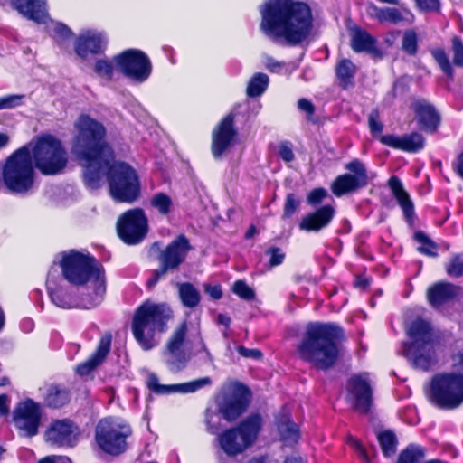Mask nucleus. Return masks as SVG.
<instances>
[{
  "label": "nucleus",
  "mask_w": 463,
  "mask_h": 463,
  "mask_svg": "<svg viewBox=\"0 0 463 463\" xmlns=\"http://www.w3.org/2000/svg\"><path fill=\"white\" fill-rule=\"evenodd\" d=\"M430 399L440 408L453 409L463 402V375L438 374L432 379Z\"/></svg>",
  "instance_id": "12"
},
{
  "label": "nucleus",
  "mask_w": 463,
  "mask_h": 463,
  "mask_svg": "<svg viewBox=\"0 0 463 463\" xmlns=\"http://www.w3.org/2000/svg\"><path fill=\"white\" fill-rule=\"evenodd\" d=\"M111 341V334H104L99 340L96 352L87 361L81 363L77 366V373L81 376L87 375L98 365H99L109 353Z\"/></svg>",
  "instance_id": "29"
},
{
  "label": "nucleus",
  "mask_w": 463,
  "mask_h": 463,
  "mask_svg": "<svg viewBox=\"0 0 463 463\" xmlns=\"http://www.w3.org/2000/svg\"><path fill=\"white\" fill-rule=\"evenodd\" d=\"M298 107L300 110L305 111L308 116H311L314 113L313 104L306 99H300L298 102Z\"/></svg>",
  "instance_id": "62"
},
{
  "label": "nucleus",
  "mask_w": 463,
  "mask_h": 463,
  "mask_svg": "<svg viewBox=\"0 0 463 463\" xmlns=\"http://www.w3.org/2000/svg\"><path fill=\"white\" fill-rule=\"evenodd\" d=\"M355 72V65L350 60L344 59L336 66V75L345 88L351 83Z\"/></svg>",
  "instance_id": "39"
},
{
  "label": "nucleus",
  "mask_w": 463,
  "mask_h": 463,
  "mask_svg": "<svg viewBox=\"0 0 463 463\" xmlns=\"http://www.w3.org/2000/svg\"><path fill=\"white\" fill-rule=\"evenodd\" d=\"M378 440L383 453L386 457L393 455L396 451L397 440L395 435L391 431H383L378 434Z\"/></svg>",
  "instance_id": "41"
},
{
  "label": "nucleus",
  "mask_w": 463,
  "mask_h": 463,
  "mask_svg": "<svg viewBox=\"0 0 463 463\" xmlns=\"http://www.w3.org/2000/svg\"><path fill=\"white\" fill-rule=\"evenodd\" d=\"M147 228V217L140 208L127 211L117 223L119 238L128 244L139 243L146 235Z\"/></svg>",
  "instance_id": "15"
},
{
  "label": "nucleus",
  "mask_w": 463,
  "mask_h": 463,
  "mask_svg": "<svg viewBox=\"0 0 463 463\" xmlns=\"http://www.w3.org/2000/svg\"><path fill=\"white\" fill-rule=\"evenodd\" d=\"M173 311L165 303L146 300L136 310L132 320V333L145 351L151 350L160 343V335L168 328Z\"/></svg>",
  "instance_id": "6"
},
{
  "label": "nucleus",
  "mask_w": 463,
  "mask_h": 463,
  "mask_svg": "<svg viewBox=\"0 0 463 463\" xmlns=\"http://www.w3.org/2000/svg\"><path fill=\"white\" fill-rule=\"evenodd\" d=\"M207 430L212 434H216L220 429V416L214 412L206 414Z\"/></svg>",
  "instance_id": "52"
},
{
  "label": "nucleus",
  "mask_w": 463,
  "mask_h": 463,
  "mask_svg": "<svg viewBox=\"0 0 463 463\" xmlns=\"http://www.w3.org/2000/svg\"><path fill=\"white\" fill-rule=\"evenodd\" d=\"M351 47L356 52H367L375 58H381L383 55L376 45V39L361 28H354L352 31Z\"/></svg>",
  "instance_id": "30"
},
{
  "label": "nucleus",
  "mask_w": 463,
  "mask_h": 463,
  "mask_svg": "<svg viewBox=\"0 0 463 463\" xmlns=\"http://www.w3.org/2000/svg\"><path fill=\"white\" fill-rule=\"evenodd\" d=\"M459 288L447 282H439L428 289V299L434 307L453 299L458 295Z\"/></svg>",
  "instance_id": "33"
},
{
  "label": "nucleus",
  "mask_w": 463,
  "mask_h": 463,
  "mask_svg": "<svg viewBox=\"0 0 463 463\" xmlns=\"http://www.w3.org/2000/svg\"><path fill=\"white\" fill-rule=\"evenodd\" d=\"M260 29L277 43L297 45L310 33L312 14L309 6L293 0H268L260 7Z\"/></svg>",
  "instance_id": "1"
},
{
  "label": "nucleus",
  "mask_w": 463,
  "mask_h": 463,
  "mask_svg": "<svg viewBox=\"0 0 463 463\" xmlns=\"http://www.w3.org/2000/svg\"><path fill=\"white\" fill-rule=\"evenodd\" d=\"M407 335L410 342L403 345L402 354L414 368L430 370L438 358L430 324L418 318L408 326Z\"/></svg>",
  "instance_id": "7"
},
{
  "label": "nucleus",
  "mask_w": 463,
  "mask_h": 463,
  "mask_svg": "<svg viewBox=\"0 0 463 463\" xmlns=\"http://www.w3.org/2000/svg\"><path fill=\"white\" fill-rule=\"evenodd\" d=\"M59 265L63 278L74 286H86L85 293H90L93 301L103 300L106 285L105 274L102 266L88 253L75 250L63 251L59 254Z\"/></svg>",
  "instance_id": "4"
},
{
  "label": "nucleus",
  "mask_w": 463,
  "mask_h": 463,
  "mask_svg": "<svg viewBox=\"0 0 463 463\" xmlns=\"http://www.w3.org/2000/svg\"><path fill=\"white\" fill-rule=\"evenodd\" d=\"M237 351L240 354V355H241L245 358L260 360L262 357V353L259 349H256V348L250 349V348H246L242 345H240L237 347Z\"/></svg>",
  "instance_id": "56"
},
{
  "label": "nucleus",
  "mask_w": 463,
  "mask_h": 463,
  "mask_svg": "<svg viewBox=\"0 0 463 463\" xmlns=\"http://www.w3.org/2000/svg\"><path fill=\"white\" fill-rule=\"evenodd\" d=\"M327 195V192L324 188H316L312 190L307 195V203L311 205H316L322 202V200Z\"/></svg>",
  "instance_id": "53"
},
{
  "label": "nucleus",
  "mask_w": 463,
  "mask_h": 463,
  "mask_svg": "<svg viewBox=\"0 0 463 463\" xmlns=\"http://www.w3.org/2000/svg\"><path fill=\"white\" fill-rule=\"evenodd\" d=\"M204 290L213 299L218 300L222 297V291L220 285H204Z\"/></svg>",
  "instance_id": "58"
},
{
  "label": "nucleus",
  "mask_w": 463,
  "mask_h": 463,
  "mask_svg": "<svg viewBox=\"0 0 463 463\" xmlns=\"http://www.w3.org/2000/svg\"><path fill=\"white\" fill-rule=\"evenodd\" d=\"M368 122L372 133L378 134L383 131V124L379 121L378 113L376 111H373L370 114Z\"/></svg>",
  "instance_id": "57"
},
{
  "label": "nucleus",
  "mask_w": 463,
  "mask_h": 463,
  "mask_svg": "<svg viewBox=\"0 0 463 463\" xmlns=\"http://www.w3.org/2000/svg\"><path fill=\"white\" fill-rule=\"evenodd\" d=\"M422 128L434 131L439 123V115L435 108L426 100H417L412 105Z\"/></svg>",
  "instance_id": "32"
},
{
  "label": "nucleus",
  "mask_w": 463,
  "mask_h": 463,
  "mask_svg": "<svg viewBox=\"0 0 463 463\" xmlns=\"http://www.w3.org/2000/svg\"><path fill=\"white\" fill-rule=\"evenodd\" d=\"M233 116L227 115L213 131L212 153L220 158L232 146L236 136Z\"/></svg>",
  "instance_id": "23"
},
{
  "label": "nucleus",
  "mask_w": 463,
  "mask_h": 463,
  "mask_svg": "<svg viewBox=\"0 0 463 463\" xmlns=\"http://www.w3.org/2000/svg\"><path fill=\"white\" fill-rule=\"evenodd\" d=\"M343 335L342 329L334 324L312 323L297 347L298 357L318 369H327L336 361V342Z\"/></svg>",
  "instance_id": "5"
},
{
  "label": "nucleus",
  "mask_w": 463,
  "mask_h": 463,
  "mask_svg": "<svg viewBox=\"0 0 463 463\" xmlns=\"http://www.w3.org/2000/svg\"><path fill=\"white\" fill-rule=\"evenodd\" d=\"M368 14L380 23H390L392 24H408L414 21V15L407 8L378 7L371 4L368 6Z\"/></svg>",
  "instance_id": "25"
},
{
  "label": "nucleus",
  "mask_w": 463,
  "mask_h": 463,
  "mask_svg": "<svg viewBox=\"0 0 463 463\" xmlns=\"http://www.w3.org/2000/svg\"><path fill=\"white\" fill-rule=\"evenodd\" d=\"M24 97V95L14 94L0 98V109H12L19 106Z\"/></svg>",
  "instance_id": "51"
},
{
  "label": "nucleus",
  "mask_w": 463,
  "mask_h": 463,
  "mask_svg": "<svg viewBox=\"0 0 463 463\" xmlns=\"http://www.w3.org/2000/svg\"><path fill=\"white\" fill-rule=\"evenodd\" d=\"M389 187L403 214L408 221H411L414 214V205L408 193L403 189L402 184L397 176H392L388 182Z\"/></svg>",
  "instance_id": "34"
},
{
  "label": "nucleus",
  "mask_w": 463,
  "mask_h": 463,
  "mask_svg": "<svg viewBox=\"0 0 463 463\" xmlns=\"http://www.w3.org/2000/svg\"><path fill=\"white\" fill-rule=\"evenodd\" d=\"M447 272L451 277L463 276V255H458L451 259L447 265Z\"/></svg>",
  "instance_id": "49"
},
{
  "label": "nucleus",
  "mask_w": 463,
  "mask_h": 463,
  "mask_svg": "<svg viewBox=\"0 0 463 463\" xmlns=\"http://www.w3.org/2000/svg\"><path fill=\"white\" fill-rule=\"evenodd\" d=\"M418 40L417 34L412 30H407L403 33L402 41V49L408 54L413 55L417 52Z\"/></svg>",
  "instance_id": "44"
},
{
  "label": "nucleus",
  "mask_w": 463,
  "mask_h": 463,
  "mask_svg": "<svg viewBox=\"0 0 463 463\" xmlns=\"http://www.w3.org/2000/svg\"><path fill=\"white\" fill-rule=\"evenodd\" d=\"M106 38L97 31L88 30L80 33L75 43V52L81 58L98 53L106 45Z\"/></svg>",
  "instance_id": "27"
},
{
  "label": "nucleus",
  "mask_w": 463,
  "mask_h": 463,
  "mask_svg": "<svg viewBox=\"0 0 463 463\" xmlns=\"http://www.w3.org/2000/svg\"><path fill=\"white\" fill-rule=\"evenodd\" d=\"M345 168L350 174L337 176L331 185L332 193L337 197L365 187L368 184L366 168L359 159L347 163Z\"/></svg>",
  "instance_id": "18"
},
{
  "label": "nucleus",
  "mask_w": 463,
  "mask_h": 463,
  "mask_svg": "<svg viewBox=\"0 0 463 463\" xmlns=\"http://www.w3.org/2000/svg\"><path fill=\"white\" fill-rule=\"evenodd\" d=\"M269 77L265 73H255L247 85L246 93L250 98L261 96L269 86Z\"/></svg>",
  "instance_id": "37"
},
{
  "label": "nucleus",
  "mask_w": 463,
  "mask_h": 463,
  "mask_svg": "<svg viewBox=\"0 0 463 463\" xmlns=\"http://www.w3.org/2000/svg\"><path fill=\"white\" fill-rule=\"evenodd\" d=\"M39 463H72L71 459L64 456H48L43 458Z\"/></svg>",
  "instance_id": "61"
},
{
  "label": "nucleus",
  "mask_w": 463,
  "mask_h": 463,
  "mask_svg": "<svg viewBox=\"0 0 463 463\" xmlns=\"http://www.w3.org/2000/svg\"><path fill=\"white\" fill-rule=\"evenodd\" d=\"M80 435L79 427L71 420H55L45 430L46 442L58 447H74Z\"/></svg>",
  "instance_id": "19"
},
{
  "label": "nucleus",
  "mask_w": 463,
  "mask_h": 463,
  "mask_svg": "<svg viewBox=\"0 0 463 463\" xmlns=\"http://www.w3.org/2000/svg\"><path fill=\"white\" fill-rule=\"evenodd\" d=\"M232 292L243 300H253L255 298V291L244 280H236L232 288Z\"/></svg>",
  "instance_id": "43"
},
{
  "label": "nucleus",
  "mask_w": 463,
  "mask_h": 463,
  "mask_svg": "<svg viewBox=\"0 0 463 463\" xmlns=\"http://www.w3.org/2000/svg\"><path fill=\"white\" fill-rule=\"evenodd\" d=\"M432 55L436 61L439 63L441 70L449 76L452 75L453 70L450 62L447 57L446 52L441 49H437L432 52Z\"/></svg>",
  "instance_id": "48"
},
{
  "label": "nucleus",
  "mask_w": 463,
  "mask_h": 463,
  "mask_svg": "<svg viewBox=\"0 0 463 463\" xmlns=\"http://www.w3.org/2000/svg\"><path fill=\"white\" fill-rule=\"evenodd\" d=\"M212 384V379L208 376L202 377L191 382L163 385L160 384L156 375L152 374L148 378V387L156 393L165 394L171 392L192 393L205 386Z\"/></svg>",
  "instance_id": "24"
},
{
  "label": "nucleus",
  "mask_w": 463,
  "mask_h": 463,
  "mask_svg": "<svg viewBox=\"0 0 463 463\" xmlns=\"http://www.w3.org/2000/svg\"><path fill=\"white\" fill-rule=\"evenodd\" d=\"M451 52L454 65L463 67V43L458 37L452 39Z\"/></svg>",
  "instance_id": "50"
},
{
  "label": "nucleus",
  "mask_w": 463,
  "mask_h": 463,
  "mask_svg": "<svg viewBox=\"0 0 463 463\" xmlns=\"http://www.w3.org/2000/svg\"><path fill=\"white\" fill-rule=\"evenodd\" d=\"M278 430L281 439L288 445L295 444L299 439V430L297 424L287 417L278 422Z\"/></svg>",
  "instance_id": "36"
},
{
  "label": "nucleus",
  "mask_w": 463,
  "mask_h": 463,
  "mask_svg": "<svg viewBox=\"0 0 463 463\" xmlns=\"http://www.w3.org/2000/svg\"><path fill=\"white\" fill-rule=\"evenodd\" d=\"M279 155L286 162H291L295 157L292 146L288 142H283L279 146Z\"/></svg>",
  "instance_id": "55"
},
{
  "label": "nucleus",
  "mask_w": 463,
  "mask_h": 463,
  "mask_svg": "<svg viewBox=\"0 0 463 463\" xmlns=\"http://www.w3.org/2000/svg\"><path fill=\"white\" fill-rule=\"evenodd\" d=\"M41 420L39 404L33 400L21 402L14 412V420L22 435L32 437L36 435Z\"/></svg>",
  "instance_id": "21"
},
{
  "label": "nucleus",
  "mask_w": 463,
  "mask_h": 463,
  "mask_svg": "<svg viewBox=\"0 0 463 463\" xmlns=\"http://www.w3.org/2000/svg\"><path fill=\"white\" fill-rule=\"evenodd\" d=\"M94 184L88 182L83 171L84 183L88 188H99L108 181L112 198L121 203H133L138 199L141 184L137 171L128 164L115 160L114 153L95 165Z\"/></svg>",
  "instance_id": "3"
},
{
  "label": "nucleus",
  "mask_w": 463,
  "mask_h": 463,
  "mask_svg": "<svg viewBox=\"0 0 463 463\" xmlns=\"http://www.w3.org/2000/svg\"><path fill=\"white\" fill-rule=\"evenodd\" d=\"M265 254L269 257L268 265L270 269L282 264L286 257L282 249L274 246L269 248Z\"/></svg>",
  "instance_id": "46"
},
{
  "label": "nucleus",
  "mask_w": 463,
  "mask_h": 463,
  "mask_svg": "<svg viewBox=\"0 0 463 463\" xmlns=\"http://www.w3.org/2000/svg\"><path fill=\"white\" fill-rule=\"evenodd\" d=\"M12 6L28 20L47 24L50 18L45 0H11Z\"/></svg>",
  "instance_id": "26"
},
{
  "label": "nucleus",
  "mask_w": 463,
  "mask_h": 463,
  "mask_svg": "<svg viewBox=\"0 0 463 463\" xmlns=\"http://www.w3.org/2000/svg\"><path fill=\"white\" fill-rule=\"evenodd\" d=\"M94 71L101 79L109 81L113 78L114 67L111 61L99 59L95 62Z\"/></svg>",
  "instance_id": "42"
},
{
  "label": "nucleus",
  "mask_w": 463,
  "mask_h": 463,
  "mask_svg": "<svg viewBox=\"0 0 463 463\" xmlns=\"http://www.w3.org/2000/svg\"><path fill=\"white\" fill-rule=\"evenodd\" d=\"M76 135L71 152L86 171L88 182L94 184L95 165L111 156L113 150L105 143L106 128L89 115H80L74 123Z\"/></svg>",
  "instance_id": "2"
},
{
  "label": "nucleus",
  "mask_w": 463,
  "mask_h": 463,
  "mask_svg": "<svg viewBox=\"0 0 463 463\" xmlns=\"http://www.w3.org/2000/svg\"><path fill=\"white\" fill-rule=\"evenodd\" d=\"M150 203L163 215L168 214L173 209V201L171 197L165 193L154 194L150 200Z\"/></svg>",
  "instance_id": "40"
},
{
  "label": "nucleus",
  "mask_w": 463,
  "mask_h": 463,
  "mask_svg": "<svg viewBox=\"0 0 463 463\" xmlns=\"http://www.w3.org/2000/svg\"><path fill=\"white\" fill-rule=\"evenodd\" d=\"M335 214V210L330 205H325L313 213L305 216L299 228L307 232H318L329 224Z\"/></svg>",
  "instance_id": "31"
},
{
  "label": "nucleus",
  "mask_w": 463,
  "mask_h": 463,
  "mask_svg": "<svg viewBox=\"0 0 463 463\" xmlns=\"http://www.w3.org/2000/svg\"><path fill=\"white\" fill-rule=\"evenodd\" d=\"M47 288L52 302L58 307L64 309L71 308H92L99 305L101 302H93L87 304L88 302L93 301L94 298L90 296V293H82L81 298H76L71 294L69 289L63 287H57L52 288L51 282L47 280Z\"/></svg>",
  "instance_id": "22"
},
{
  "label": "nucleus",
  "mask_w": 463,
  "mask_h": 463,
  "mask_svg": "<svg viewBox=\"0 0 463 463\" xmlns=\"http://www.w3.org/2000/svg\"><path fill=\"white\" fill-rule=\"evenodd\" d=\"M262 428V418L260 414H251L244 419L237 427L220 433L217 442L220 449L228 456L243 453L257 440Z\"/></svg>",
  "instance_id": "10"
},
{
  "label": "nucleus",
  "mask_w": 463,
  "mask_h": 463,
  "mask_svg": "<svg viewBox=\"0 0 463 463\" xmlns=\"http://www.w3.org/2000/svg\"><path fill=\"white\" fill-rule=\"evenodd\" d=\"M347 401L360 413H367L370 411L373 400L367 373L350 378L347 386Z\"/></svg>",
  "instance_id": "20"
},
{
  "label": "nucleus",
  "mask_w": 463,
  "mask_h": 463,
  "mask_svg": "<svg viewBox=\"0 0 463 463\" xmlns=\"http://www.w3.org/2000/svg\"><path fill=\"white\" fill-rule=\"evenodd\" d=\"M9 398L5 394L0 395V415L5 416L9 412Z\"/></svg>",
  "instance_id": "63"
},
{
  "label": "nucleus",
  "mask_w": 463,
  "mask_h": 463,
  "mask_svg": "<svg viewBox=\"0 0 463 463\" xmlns=\"http://www.w3.org/2000/svg\"><path fill=\"white\" fill-rule=\"evenodd\" d=\"M27 147H20L5 160L2 176L12 193L27 194L33 188L35 172Z\"/></svg>",
  "instance_id": "9"
},
{
  "label": "nucleus",
  "mask_w": 463,
  "mask_h": 463,
  "mask_svg": "<svg viewBox=\"0 0 463 463\" xmlns=\"http://www.w3.org/2000/svg\"><path fill=\"white\" fill-rule=\"evenodd\" d=\"M178 291L184 306L193 308L199 304L201 299L200 293L191 283L179 284Z\"/></svg>",
  "instance_id": "38"
},
{
  "label": "nucleus",
  "mask_w": 463,
  "mask_h": 463,
  "mask_svg": "<svg viewBox=\"0 0 463 463\" xmlns=\"http://www.w3.org/2000/svg\"><path fill=\"white\" fill-rule=\"evenodd\" d=\"M186 333L187 325L183 322L174 330L166 343L164 356L168 369L173 373L184 369L191 359V353L184 346Z\"/></svg>",
  "instance_id": "16"
},
{
  "label": "nucleus",
  "mask_w": 463,
  "mask_h": 463,
  "mask_svg": "<svg viewBox=\"0 0 463 463\" xmlns=\"http://www.w3.org/2000/svg\"><path fill=\"white\" fill-rule=\"evenodd\" d=\"M218 411L227 421H233L247 409L250 403L249 390L235 383L227 386L218 399Z\"/></svg>",
  "instance_id": "13"
},
{
  "label": "nucleus",
  "mask_w": 463,
  "mask_h": 463,
  "mask_svg": "<svg viewBox=\"0 0 463 463\" xmlns=\"http://www.w3.org/2000/svg\"><path fill=\"white\" fill-rule=\"evenodd\" d=\"M50 33L57 40H64L71 35V31L63 24L51 21L48 24Z\"/></svg>",
  "instance_id": "45"
},
{
  "label": "nucleus",
  "mask_w": 463,
  "mask_h": 463,
  "mask_svg": "<svg viewBox=\"0 0 463 463\" xmlns=\"http://www.w3.org/2000/svg\"><path fill=\"white\" fill-rule=\"evenodd\" d=\"M69 391L61 386L52 384L46 388L44 403L51 408H61L70 402Z\"/></svg>",
  "instance_id": "35"
},
{
  "label": "nucleus",
  "mask_w": 463,
  "mask_h": 463,
  "mask_svg": "<svg viewBox=\"0 0 463 463\" xmlns=\"http://www.w3.org/2000/svg\"><path fill=\"white\" fill-rule=\"evenodd\" d=\"M382 144L392 148L415 153L424 146V138L419 133H411L404 136L384 135L380 137Z\"/></svg>",
  "instance_id": "28"
},
{
  "label": "nucleus",
  "mask_w": 463,
  "mask_h": 463,
  "mask_svg": "<svg viewBox=\"0 0 463 463\" xmlns=\"http://www.w3.org/2000/svg\"><path fill=\"white\" fill-rule=\"evenodd\" d=\"M350 444L358 452L361 458H363L364 460L368 459L364 448L358 440L351 439Z\"/></svg>",
  "instance_id": "64"
},
{
  "label": "nucleus",
  "mask_w": 463,
  "mask_h": 463,
  "mask_svg": "<svg viewBox=\"0 0 463 463\" xmlns=\"http://www.w3.org/2000/svg\"><path fill=\"white\" fill-rule=\"evenodd\" d=\"M417 241L421 244L419 247V250L429 256H436L437 255V247L436 245L430 241L423 233H416Z\"/></svg>",
  "instance_id": "47"
},
{
  "label": "nucleus",
  "mask_w": 463,
  "mask_h": 463,
  "mask_svg": "<svg viewBox=\"0 0 463 463\" xmlns=\"http://www.w3.org/2000/svg\"><path fill=\"white\" fill-rule=\"evenodd\" d=\"M191 246L184 235H179L164 250L161 251L158 260L160 269L155 271V279L149 280V285H155L161 276L169 270H175L185 260Z\"/></svg>",
  "instance_id": "17"
},
{
  "label": "nucleus",
  "mask_w": 463,
  "mask_h": 463,
  "mask_svg": "<svg viewBox=\"0 0 463 463\" xmlns=\"http://www.w3.org/2000/svg\"><path fill=\"white\" fill-rule=\"evenodd\" d=\"M23 147L28 148L33 165L44 175H55L67 166L68 155L60 139L41 135Z\"/></svg>",
  "instance_id": "8"
},
{
  "label": "nucleus",
  "mask_w": 463,
  "mask_h": 463,
  "mask_svg": "<svg viewBox=\"0 0 463 463\" xmlns=\"http://www.w3.org/2000/svg\"><path fill=\"white\" fill-rule=\"evenodd\" d=\"M283 66L284 64L282 62H279L271 57H267L265 59V67L271 72H279Z\"/></svg>",
  "instance_id": "60"
},
{
  "label": "nucleus",
  "mask_w": 463,
  "mask_h": 463,
  "mask_svg": "<svg viewBox=\"0 0 463 463\" xmlns=\"http://www.w3.org/2000/svg\"><path fill=\"white\" fill-rule=\"evenodd\" d=\"M417 5L421 10L430 11L436 10L439 8V1L438 0H415Z\"/></svg>",
  "instance_id": "59"
},
{
  "label": "nucleus",
  "mask_w": 463,
  "mask_h": 463,
  "mask_svg": "<svg viewBox=\"0 0 463 463\" xmlns=\"http://www.w3.org/2000/svg\"><path fill=\"white\" fill-rule=\"evenodd\" d=\"M114 62L125 76L137 82L146 81L152 71L147 55L137 49H129L116 55Z\"/></svg>",
  "instance_id": "14"
},
{
  "label": "nucleus",
  "mask_w": 463,
  "mask_h": 463,
  "mask_svg": "<svg viewBox=\"0 0 463 463\" xmlns=\"http://www.w3.org/2000/svg\"><path fill=\"white\" fill-rule=\"evenodd\" d=\"M298 204L299 202L296 199L295 195L292 194H288L286 198L284 215L287 217L291 216L297 210Z\"/></svg>",
  "instance_id": "54"
},
{
  "label": "nucleus",
  "mask_w": 463,
  "mask_h": 463,
  "mask_svg": "<svg viewBox=\"0 0 463 463\" xmlns=\"http://www.w3.org/2000/svg\"><path fill=\"white\" fill-rule=\"evenodd\" d=\"M132 435L129 424L119 418L109 417L99 421L95 439L104 452L118 456L128 449L127 439Z\"/></svg>",
  "instance_id": "11"
}]
</instances>
